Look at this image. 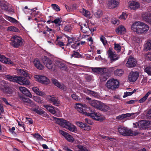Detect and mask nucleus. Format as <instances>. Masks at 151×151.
Segmentation results:
<instances>
[{
	"label": "nucleus",
	"instance_id": "f257e3e1",
	"mask_svg": "<svg viewBox=\"0 0 151 151\" xmlns=\"http://www.w3.org/2000/svg\"><path fill=\"white\" fill-rule=\"evenodd\" d=\"M53 119L57 123L63 127L68 129L71 131H75L76 127L74 126L71 124L69 122L62 119L54 117Z\"/></svg>",
	"mask_w": 151,
	"mask_h": 151
},
{
	"label": "nucleus",
	"instance_id": "f03ea898",
	"mask_svg": "<svg viewBox=\"0 0 151 151\" xmlns=\"http://www.w3.org/2000/svg\"><path fill=\"white\" fill-rule=\"evenodd\" d=\"M118 131L120 134L124 136H135L138 134V132L137 131H133L131 130H128L127 128L122 126H119Z\"/></svg>",
	"mask_w": 151,
	"mask_h": 151
},
{
	"label": "nucleus",
	"instance_id": "7ed1b4c3",
	"mask_svg": "<svg viewBox=\"0 0 151 151\" xmlns=\"http://www.w3.org/2000/svg\"><path fill=\"white\" fill-rule=\"evenodd\" d=\"M23 40L18 36L15 35L11 38V44L15 48L21 47L23 44Z\"/></svg>",
	"mask_w": 151,
	"mask_h": 151
},
{
	"label": "nucleus",
	"instance_id": "20e7f679",
	"mask_svg": "<svg viewBox=\"0 0 151 151\" xmlns=\"http://www.w3.org/2000/svg\"><path fill=\"white\" fill-rule=\"evenodd\" d=\"M119 85V81L117 79L114 78L108 80L106 83L107 88L111 90L118 88Z\"/></svg>",
	"mask_w": 151,
	"mask_h": 151
},
{
	"label": "nucleus",
	"instance_id": "39448f33",
	"mask_svg": "<svg viewBox=\"0 0 151 151\" xmlns=\"http://www.w3.org/2000/svg\"><path fill=\"white\" fill-rule=\"evenodd\" d=\"M88 109H89L90 113H86V116H91L93 119L96 120L101 121L103 120V117L100 114L95 112L90 108H88Z\"/></svg>",
	"mask_w": 151,
	"mask_h": 151
},
{
	"label": "nucleus",
	"instance_id": "423d86ee",
	"mask_svg": "<svg viewBox=\"0 0 151 151\" xmlns=\"http://www.w3.org/2000/svg\"><path fill=\"white\" fill-rule=\"evenodd\" d=\"M139 24L136 32V33L138 34H142L143 33H146L149 29V27L147 25L141 22Z\"/></svg>",
	"mask_w": 151,
	"mask_h": 151
},
{
	"label": "nucleus",
	"instance_id": "0eeeda50",
	"mask_svg": "<svg viewBox=\"0 0 151 151\" xmlns=\"http://www.w3.org/2000/svg\"><path fill=\"white\" fill-rule=\"evenodd\" d=\"M107 54L108 57L110 59L111 62H114L118 59L119 57L117 55L114 54L112 51L111 48H109Z\"/></svg>",
	"mask_w": 151,
	"mask_h": 151
},
{
	"label": "nucleus",
	"instance_id": "6e6552de",
	"mask_svg": "<svg viewBox=\"0 0 151 151\" xmlns=\"http://www.w3.org/2000/svg\"><path fill=\"white\" fill-rule=\"evenodd\" d=\"M34 78L36 81L44 84H47L49 82V79L44 76L35 75Z\"/></svg>",
	"mask_w": 151,
	"mask_h": 151
},
{
	"label": "nucleus",
	"instance_id": "1a4fd4ad",
	"mask_svg": "<svg viewBox=\"0 0 151 151\" xmlns=\"http://www.w3.org/2000/svg\"><path fill=\"white\" fill-rule=\"evenodd\" d=\"M139 76V73L138 72L132 71L128 75V79L129 82H134L137 79Z\"/></svg>",
	"mask_w": 151,
	"mask_h": 151
},
{
	"label": "nucleus",
	"instance_id": "9d476101",
	"mask_svg": "<svg viewBox=\"0 0 151 151\" xmlns=\"http://www.w3.org/2000/svg\"><path fill=\"white\" fill-rule=\"evenodd\" d=\"M75 108L80 113L86 115V113L87 112H86V111L84 110L83 109V108H84L88 109V108H87V106L86 105L83 104L77 103L76 104Z\"/></svg>",
	"mask_w": 151,
	"mask_h": 151
},
{
	"label": "nucleus",
	"instance_id": "9b49d317",
	"mask_svg": "<svg viewBox=\"0 0 151 151\" xmlns=\"http://www.w3.org/2000/svg\"><path fill=\"white\" fill-rule=\"evenodd\" d=\"M20 99L23 101L24 104L28 106L32 107H34L35 106L34 102L28 98H26L23 96H20Z\"/></svg>",
	"mask_w": 151,
	"mask_h": 151
},
{
	"label": "nucleus",
	"instance_id": "f8f14e48",
	"mask_svg": "<svg viewBox=\"0 0 151 151\" xmlns=\"http://www.w3.org/2000/svg\"><path fill=\"white\" fill-rule=\"evenodd\" d=\"M16 82L20 85H29L30 82L24 77H17L16 81Z\"/></svg>",
	"mask_w": 151,
	"mask_h": 151
},
{
	"label": "nucleus",
	"instance_id": "ddd939ff",
	"mask_svg": "<svg viewBox=\"0 0 151 151\" xmlns=\"http://www.w3.org/2000/svg\"><path fill=\"white\" fill-rule=\"evenodd\" d=\"M0 61L2 63L7 65L11 64L13 65V62L11 60L8 58L6 57L5 56L0 54Z\"/></svg>",
	"mask_w": 151,
	"mask_h": 151
},
{
	"label": "nucleus",
	"instance_id": "4468645a",
	"mask_svg": "<svg viewBox=\"0 0 151 151\" xmlns=\"http://www.w3.org/2000/svg\"><path fill=\"white\" fill-rule=\"evenodd\" d=\"M119 4V0H109L108 6L109 9H113L117 6Z\"/></svg>",
	"mask_w": 151,
	"mask_h": 151
},
{
	"label": "nucleus",
	"instance_id": "2eb2a0df",
	"mask_svg": "<svg viewBox=\"0 0 151 151\" xmlns=\"http://www.w3.org/2000/svg\"><path fill=\"white\" fill-rule=\"evenodd\" d=\"M59 132L64 136L66 139L68 141L72 142L74 141V139L68 133L62 130H59Z\"/></svg>",
	"mask_w": 151,
	"mask_h": 151
},
{
	"label": "nucleus",
	"instance_id": "dca6fc26",
	"mask_svg": "<svg viewBox=\"0 0 151 151\" xmlns=\"http://www.w3.org/2000/svg\"><path fill=\"white\" fill-rule=\"evenodd\" d=\"M102 102L96 100H91L89 101V104L92 106L97 109H99Z\"/></svg>",
	"mask_w": 151,
	"mask_h": 151
},
{
	"label": "nucleus",
	"instance_id": "f3484780",
	"mask_svg": "<svg viewBox=\"0 0 151 151\" xmlns=\"http://www.w3.org/2000/svg\"><path fill=\"white\" fill-rule=\"evenodd\" d=\"M137 62L133 57L130 56L126 63V66L128 65L129 66H136Z\"/></svg>",
	"mask_w": 151,
	"mask_h": 151
},
{
	"label": "nucleus",
	"instance_id": "a211bd4d",
	"mask_svg": "<svg viewBox=\"0 0 151 151\" xmlns=\"http://www.w3.org/2000/svg\"><path fill=\"white\" fill-rule=\"evenodd\" d=\"M19 89L23 94L30 98H32V94L26 88L24 87H20Z\"/></svg>",
	"mask_w": 151,
	"mask_h": 151
},
{
	"label": "nucleus",
	"instance_id": "6ab92c4d",
	"mask_svg": "<svg viewBox=\"0 0 151 151\" xmlns=\"http://www.w3.org/2000/svg\"><path fill=\"white\" fill-rule=\"evenodd\" d=\"M47 99L50 103H53V105L55 106H58L60 103V101L56 98H55L53 96H47Z\"/></svg>",
	"mask_w": 151,
	"mask_h": 151
},
{
	"label": "nucleus",
	"instance_id": "aec40b11",
	"mask_svg": "<svg viewBox=\"0 0 151 151\" xmlns=\"http://www.w3.org/2000/svg\"><path fill=\"white\" fill-rule=\"evenodd\" d=\"M42 60L43 63L45 66L50 65L52 63V61L47 57L44 56L42 58Z\"/></svg>",
	"mask_w": 151,
	"mask_h": 151
},
{
	"label": "nucleus",
	"instance_id": "412c9836",
	"mask_svg": "<svg viewBox=\"0 0 151 151\" xmlns=\"http://www.w3.org/2000/svg\"><path fill=\"white\" fill-rule=\"evenodd\" d=\"M92 70L94 73L100 74H103L106 72V69L105 68H92Z\"/></svg>",
	"mask_w": 151,
	"mask_h": 151
},
{
	"label": "nucleus",
	"instance_id": "4be33fe9",
	"mask_svg": "<svg viewBox=\"0 0 151 151\" xmlns=\"http://www.w3.org/2000/svg\"><path fill=\"white\" fill-rule=\"evenodd\" d=\"M116 32L119 35L124 34L126 32V29L122 25L119 26L116 30Z\"/></svg>",
	"mask_w": 151,
	"mask_h": 151
},
{
	"label": "nucleus",
	"instance_id": "5701e85b",
	"mask_svg": "<svg viewBox=\"0 0 151 151\" xmlns=\"http://www.w3.org/2000/svg\"><path fill=\"white\" fill-rule=\"evenodd\" d=\"M34 107L35 108H32L31 110L35 112L37 114L41 115L45 113V111L42 109L39 108V107L38 106L35 105Z\"/></svg>",
	"mask_w": 151,
	"mask_h": 151
},
{
	"label": "nucleus",
	"instance_id": "b1692460",
	"mask_svg": "<svg viewBox=\"0 0 151 151\" xmlns=\"http://www.w3.org/2000/svg\"><path fill=\"white\" fill-rule=\"evenodd\" d=\"M51 80L53 83L57 87L62 90L65 89V86L63 84L60 83L57 80L52 78Z\"/></svg>",
	"mask_w": 151,
	"mask_h": 151
},
{
	"label": "nucleus",
	"instance_id": "393cba45",
	"mask_svg": "<svg viewBox=\"0 0 151 151\" xmlns=\"http://www.w3.org/2000/svg\"><path fill=\"white\" fill-rule=\"evenodd\" d=\"M80 26H81V30L83 33H86L88 31L89 29H90V28L87 22L82 24L81 25H80Z\"/></svg>",
	"mask_w": 151,
	"mask_h": 151
},
{
	"label": "nucleus",
	"instance_id": "a878e982",
	"mask_svg": "<svg viewBox=\"0 0 151 151\" xmlns=\"http://www.w3.org/2000/svg\"><path fill=\"white\" fill-rule=\"evenodd\" d=\"M48 111L51 113L52 114H55L56 113V109L51 105H43Z\"/></svg>",
	"mask_w": 151,
	"mask_h": 151
},
{
	"label": "nucleus",
	"instance_id": "bb28decb",
	"mask_svg": "<svg viewBox=\"0 0 151 151\" xmlns=\"http://www.w3.org/2000/svg\"><path fill=\"white\" fill-rule=\"evenodd\" d=\"M129 6L130 8L131 9L133 10L137 9L139 6V4L138 2L134 1L130 2Z\"/></svg>",
	"mask_w": 151,
	"mask_h": 151
},
{
	"label": "nucleus",
	"instance_id": "cd10ccee",
	"mask_svg": "<svg viewBox=\"0 0 151 151\" xmlns=\"http://www.w3.org/2000/svg\"><path fill=\"white\" fill-rule=\"evenodd\" d=\"M32 91L37 94L40 96H43L45 95V93L40 91L37 87H33L32 88Z\"/></svg>",
	"mask_w": 151,
	"mask_h": 151
},
{
	"label": "nucleus",
	"instance_id": "c85d7f7f",
	"mask_svg": "<svg viewBox=\"0 0 151 151\" xmlns=\"http://www.w3.org/2000/svg\"><path fill=\"white\" fill-rule=\"evenodd\" d=\"M142 24L141 22H136L134 23L131 26V30L133 32H136L139 24Z\"/></svg>",
	"mask_w": 151,
	"mask_h": 151
},
{
	"label": "nucleus",
	"instance_id": "c756f323",
	"mask_svg": "<svg viewBox=\"0 0 151 151\" xmlns=\"http://www.w3.org/2000/svg\"><path fill=\"white\" fill-rule=\"evenodd\" d=\"M17 73L20 75H23L25 77H28L30 78V76H29V73L23 69H18L17 70Z\"/></svg>",
	"mask_w": 151,
	"mask_h": 151
},
{
	"label": "nucleus",
	"instance_id": "7c9ffc66",
	"mask_svg": "<svg viewBox=\"0 0 151 151\" xmlns=\"http://www.w3.org/2000/svg\"><path fill=\"white\" fill-rule=\"evenodd\" d=\"M144 49L146 51L151 50V40H148L144 45Z\"/></svg>",
	"mask_w": 151,
	"mask_h": 151
},
{
	"label": "nucleus",
	"instance_id": "2f4dec72",
	"mask_svg": "<svg viewBox=\"0 0 151 151\" xmlns=\"http://www.w3.org/2000/svg\"><path fill=\"white\" fill-rule=\"evenodd\" d=\"M132 114L127 113L124 114H122L119 115L116 117V119H118L121 120L124 119L130 116Z\"/></svg>",
	"mask_w": 151,
	"mask_h": 151
},
{
	"label": "nucleus",
	"instance_id": "473e14b6",
	"mask_svg": "<svg viewBox=\"0 0 151 151\" xmlns=\"http://www.w3.org/2000/svg\"><path fill=\"white\" fill-rule=\"evenodd\" d=\"M101 106L99 109L101 110L107 111L110 109V108L108 106L102 103Z\"/></svg>",
	"mask_w": 151,
	"mask_h": 151
},
{
	"label": "nucleus",
	"instance_id": "72a5a7b5",
	"mask_svg": "<svg viewBox=\"0 0 151 151\" xmlns=\"http://www.w3.org/2000/svg\"><path fill=\"white\" fill-rule=\"evenodd\" d=\"M7 30L8 31H12L17 32H19V30L17 28L13 26H11L8 27Z\"/></svg>",
	"mask_w": 151,
	"mask_h": 151
},
{
	"label": "nucleus",
	"instance_id": "f704fd0d",
	"mask_svg": "<svg viewBox=\"0 0 151 151\" xmlns=\"http://www.w3.org/2000/svg\"><path fill=\"white\" fill-rule=\"evenodd\" d=\"M72 29V27L70 24L66 25L64 27L63 29L64 30L67 32H70Z\"/></svg>",
	"mask_w": 151,
	"mask_h": 151
},
{
	"label": "nucleus",
	"instance_id": "c9c22d12",
	"mask_svg": "<svg viewBox=\"0 0 151 151\" xmlns=\"http://www.w3.org/2000/svg\"><path fill=\"white\" fill-rule=\"evenodd\" d=\"M17 77L16 76H12L9 75H6V78L11 81L16 82Z\"/></svg>",
	"mask_w": 151,
	"mask_h": 151
},
{
	"label": "nucleus",
	"instance_id": "e433bc0d",
	"mask_svg": "<svg viewBox=\"0 0 151 151\" xmlns=\"http://www.w3.org/2000/svg\"><path fill=\"white\" fill-rule=\"evenodd\" d=\"M5 18L7 20L13 23L17 24L18 22V21L15 19L7 16H6Z\"/></svg>",
	"mask_w": 151,
	"mask_h": 151
},
{
	"label": "nucleus",
	"instance_id": "4c0bfd02",
	"mask_svg": "<svg viewBox=\"0 0 151 151\" xmlns=\"http://www.w3.org/2000/svg\"><path fill=\"white\" fill-rule=\"evenodd\" d=\"M7 87V86L6 85L5 81H0V88L4 90H5Z\"/></svg>",
	"mask_w": 151,
	"mask_h": 151
},
{
	"label": "nucleus",
	"instance_id": "58836bf2",
	"mask_svg": "<svg viewBox=\"0 0 151 151\" xmlns=\"http://www.w3.org/2000/svg\"><path fill=\"white\" fill-rule=\"evenodd\" d=\"M88 93L91 96H94L95 98H98L99 96V94L91 90H88Z\"/></svg>",
	"mask_w": 151,
	"mask_h": 151
},
{
	"label": "nucleus",
	"instance_id": "ea45409f",
	"mask_svg": "<svg viewBox=\"0 0 151 151\" xmlns=\"http://www.w3.org/2000/svg\"><path fill=\"white\" fill-rule=\"evenodd\" d=\"M123 73V70L121 69H117L114 71L115 75L118 76H121Z\"/></svg>",
	"mask_w": 151,
	"mask_h": 151
},
{
	"label": "nucleus",
	"instance_id": "a19ab883",
	"mask_svg": "<svg viewBox=\"0 0 151 151\" xmlns=\"http://www.w3.org/2000/svg\"><path fill=\"white\" fill-rule=\"evenodd\" d=\"M150 94H151L150 92V91L148 92L143 98L139 100V102L142 103L144 102Z\"/></svg>",
	"mask_w": 151,
	"mask_h": 151
},
{
	"label": "nucleus",
	"instance_id": "79ce46f5",
	"mask_svg": "<svg viewBox=\"0 0 151 151\" xmlns=\"http://www.w3.org/2000/svg\"><path fill=\"white\" fill-rule=\"evenodd\" d=\"M103 12L101 10H98L94 14V15L96 18H99L101 17L103 15Z\"/></svg>",
	"mask_w": 151,
	"mask_h": 151
},
{
	"label": "nucleus",
	"instance_id": "37998d69",
	"mask_svg": "<svg viewBox=\"0 0 151 151\" xmlns=\"http://www.w3.org/2000/svg\"><path fill=\"white\" fill-rule=\"evenodd\" d=\"M35 66H43L40 63V60L38 58L35 59L33 61Z\"/></svg>",
	"mask_w": 151,
	"mask_h": 151
},
{
	"label": "nucleus",
	"instance_id": "c03bdc74",
	"mask_svg": "<svg viewBox=\"0 0 151 151\" xmlns=\"http://www.w3.org/2000/svg\"><path fill=\"white\" fill-rule=\"evenodd\" d=\"M83 14L86 17H88L90 15V12L87 10L83 9V10L81 11Z\"/></svg>",
	"mask_w": 151,
	"mask_h": 151
},
{
	"label": "nucleus",
	"instance_id": "a18cd8bd",
	"mask_svg": "<svg viewBox=\"0 0 151 151\" xmlns=\"http://www.w3.org/2000/svg\"><path fill=\"white\" fill-rule=\"evenodd\" d=\"M83 14L86 17H88L90 15V12L87 10L83 9V10L81 11Z\"/></svg>",
	"mask_w": 151,
	"mask_h": 151
},
{
	"label": "nucleus",
	"instance_id": "49530a36",
	"mask_svg": "<svg viewBox=\"0 0 151 151\" xmlns=\"http://www.w3.org/2000/svg\"><path fill=\"white\" fill-rule=\"evenodd\" d=\"M83 14L86 17H88L90 15V12L87 10L83 9V10L81 11Z\"/></svg>",
	"mask_w": 151,
	"mask_h": 151
},
{
	"label": "nucleus",
	"instance_id": "de8ad7c7",
	"mask_svg": "<svg viewBox=\"0 0 151 151\" xmlns=\"http://www.w3.org/2000/svg\"><path fill=\"white\" fill-rule=\"evenodd\" d=\"M114 50L117 51V52H120L121 50V47L120 45L118 44H116V43L114 44Z\"/></svg>",
	"mask_w": 151,
	"mask_h": 151
},
{
	"label": "nucleus",
	"instance_id": "09e8293b",
	"mask_svg": "<svg viewBox=\"0 0 151 151\" xmlns=\"http://www.w3.org/2000/svg\"><path fill=\"white\" fill-rule=\"evenodd\" d=\"M81 56L82 55H81L78 52L74 51L73 54L72 55L71 57L79 58H81Z\"/></svg>",
	"mask_w": 151,
	"mask_h": 151
},
{
	"label": "nucleus",
	"instance_id": "8fccbe9b",
	"mask_svg": "<svg viewBox=\"0 0 151 151\" xmlns=\"http://www.w3.org/2000/svg\"><path fill=\"white\" fill-rule=\"evenodd\" d=\"M51 6L53 9L56 12H59L60 10L59 6L57 4H52L51 5Z\"/></svg>",
	"mask_w": 151,
	"mask_h": 151
},
{
	"label": "nucleus",
	"instance_id": "3c124183",
	"mask_svg": "<svg viewBox=\"0 0 151 151\" xmlns=\"http://www.w3.org/2000/svg\"><path fill=\"white\" fill-rule=\"evenodd\" d=\"M100 40L102 42L104 45H106L107 43V41L106 40V38L103 35H101L100 37Z\"/></svg>",
	"mask_w": 151,
	"mask_h": 151
},
{
	"label": "nucleus",
	"instance_id": "603ef678",
	"mask_svg": "<svg viewBox=\"0 0 151 151\" xmlns=\"http://www.w3.org/2000/svg\"><path fill=\"white\" fill-rule=\"evenodd\" d=\"M128 16V14L126 13L122 12V14L119 16V19L125 20Z\"/></svg>",
	"mask_w": 151,
	"mask_h": 151
},
{
	"label": "nucleus",
	"instance_id": "864d4df0",
	"mask_svg": "<svg viewBox=\"0 0 151 151\" xmlns=\"http://www.w3.org/2000/svg\"><path fill=\"white\" fill-rule=\"evenodd\" d=\"M144 70L149 75H151V67H146Z\"/></svg>",
	"mask_w": 151,
	"mask_h": 151
},
{
	"label": "nucleus",
	"instance_id": "5fc2aeb1",
	"mask_svg": "<svg viewBox=\"0 0 151 151\" xmlns=\"http://www.w3.org/2000/svg\"><path fill=\"white\" fill-rule=\"evenodd\" d=\"M77 147L79 149L78 151H88L85 147L81 145H78Z\"/></svg>",
	"mask_w": 151,
	"mask_h": 151
},
{
	"label": "nucleus",
	"instance_id": "6e6d98bb",
	"mask_svg": "<svg viewBox=\"0 0 151 151\" xmlns=\"http://www.w3.org/2000/svg\"><path fill=\"white\" fill-rule=\"evenodd\" d=\"M140 124H144L145 126L149 125L150 124V122L149 121L142 120L140 122Z\"/></svg>",
	"mask_w": 151,
	"mask_h": 151
},
{
	"label": "nucleus",
	"instance_id": "4d7b16f0",
	"mask_svg": "<svg viewBox=\"0 0 151 151\" xmlns=\"http://www.w3.org/2000/svg\"><path fill=\"white\" fill-rule=\"evenodd\" d=\"M2 9L4 10L7 11L8 10V6L6 3H2L1 4Z\"/></svg>",
	"mask_w": 151,
	"mask_h": 151
},
{
	"label": "nucleus",
	"instance_id": "13d9d810",
	"mask_svg": "<svg viewBox=\"0 0 151 151\" xmlns=\"http://www.w3.org/2000/svg\"><path fill=\"white\" fill-rule=\"evenodd\" d=\"M33 99L37 102L39 104H41L42 103V101L41 100L40 98L37 96H34L33 97Z\"/></svg>",
	"mask_w": 151,
	"mask_h": 151
},
{
	"label": "nucleus",
	"instance_id": "bf43d9fd",
	"mask_svg": "<svg viewBox=\"0 0 151 151\" xmlns=\"http://www.w3.org/2000/svg\"><path fill=\"white\" fill-rule=\"evenodd\" d=\"M136 91V90H134V91H133L128 92H127L126 93H124V96H123V97L125 98L128 96L131 95L134 93V91Z\"/></svg>",
	"mask_w": 151,
	"mask_h": 151
},
{
	"label": "nucleus",
	"instance_id": "052dcab7",
	"mask_svg": "<svg viewBox=\"0 0 151 151\" xmlns=\"http://www.w3.org/2000/svg\"><path fill=\"white\" fill-rule=\"evenodd\" d=\"M58 37H57V40H58ZM55 43L56 45H58L60 47H62V46L64 45V44L63 42L60 40H57Z\"/></svg>",
	"mask_w": 151,
	"mask_h": 151
},
{
	"label": "nucleus",
	"instance_id": "680f3d73",
	"mask_svg": "<svg viewBox=\"0 0 151 151\" xmlns=\"http://www.w3.org/2000/svg\"><path fill=\"white\" fill-rule=\"evenodd\" d=\"M77 125L81 128H84L86 126V124L83 123L82 122H76Z\"/></svg>",
	"mask_w": 151,
	"mask_h": 151
},
{
	"label": "nucleus",
	"instance_id": "e2e57ef3",
	"mask_svg": "<svg viewBox=\"0 0 151 151\" xmlns=\"http://www.w3.org/2000/svg\"><path fill=\"white\" fill-rule=\"evenodd\" d=\"M145 56L146 58H147V59L151 61V52L146 53Z\"/></svg>",
	"mask_w": 151,
	"mask_h": 151
},
{
	"label": "nucleus",
	"instance_id": "0e129e2a",
	"mask_svg": "<svg viewBox=\"0 0 151 151\" xmlns=\"http://www.w3.org/2000/svg\"><path fill=\"white\" fill-rule=\"evenodd\" d=\"M71 97L73 99L75 100L78 101L80 100L79 97L75 94H73L72 95Z\"/></svg>",
	"mask_w": 151,
	"mask_h": 151
},
{
	"label": "nucleus",
	"instance_id": "69168bd1",
	"mask_svg": "<svg viewBox=\"0 0 151 151\" xmlns=\"http://www.w3.org/2000/svg\"><path fill=\"white\" fill-rule=\"evenodd\" d=\"M61 19L59 18H56L54 20L52 21V23H54L55 24H58L59 23H61Z\"/></svg>",
	"mask_w": 151,
	"mask_h": 151
},
{
	"label": "nucleus",
	"instance_id": "338daca9",
	"mask_svg": "<svg viewBox=\"0 0 151 151\" xmlns=\"http://www.w3.org/2000/svg\"><path fill=\"white\" fill-rule=\"evenodd\" d=\"M5 90V91H6V92L7 93L11 94L13 92V91L10 88H9L8 87H7Z\"/></svg>",
	"mask_w": 151,
	"mask_h": 151
},
{
	"label": "nucleus",
	"instance_id": "774afa93",
	"mask_svg": "<svg viewBox=\"0 0 151 151\" xmlns=\"http://www.w3.org/2000/svg\"><path fill=\"white\" fill-rule=\"evenodd\" d=\"M148 13H145L142 15L143 19L146 22H147V20H148L147 18L148 17Z\"/></svg>",
	"mask_w": 151,
	"mask_h": 151
}]
</instances>
